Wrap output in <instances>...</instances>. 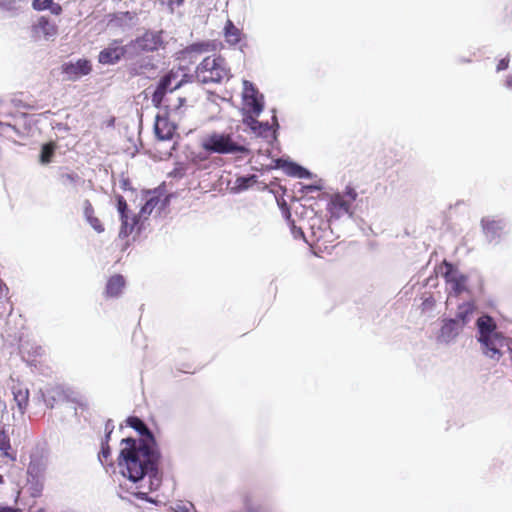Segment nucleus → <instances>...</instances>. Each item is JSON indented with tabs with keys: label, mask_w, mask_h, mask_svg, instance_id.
I'll list each match as a JSON object with an SVG mask.
<instances>
[{
	"label": "nucleus",
	"mask_w": 512,
	"mask_h": 512,
	"mask_svg": "<svg viewBox=\"0 0 512 512\" xmlns=\"http://www.w3.org/2000/svg\"><path fill=\"white\" fill-rule=\"evenodd\" d=\"M126 424L139 434V438L126 437L121 440L123 447L118 457V466L122 475L137 484V488L147 487L148 491H154L162 480L159 468L162 455L157 440L139 417H128Z\"/></svg>",
	"instance_id": "obj_1"
},
{
	"label": "nucleus",
	"mask_w": 512,
	"mask_h": 512,
	"mask_svg": "<svg viewBox=\"0 0 512 512\" xmlns=\"http://www.w3.org/2000/svg\"><path fill=\"white\" fill-rule=\"evenodd\" d=\"M476 329V339L482 353L492 360L499 361L503 356L502 349L508 344L504 334L498 331L495 320L490 315L484 314L477 319Z\"/></svg>",
	"instance_id": "obj_2"
},
{
	"label": "nucleus",
	"mask_w": 512,
	"mask_h": 512,
	"mask_svg": "<svg viewBox=\"0 0 512 512\" xmlns=\"http://www.w3.org/2000/svg\"><path fill=\"white\" fill-rule=\"evenodd\" d=\"M201 146L210 154L248 155L250 153L245 140L233 132H213L202 140Z\"/></svg>",
	"instance_id": "obj_3"
},
{
	"label": "nucleus",
	"mask_w": 512,
	"mask_h": 512,
	"mask_svg": "<svg viewBox=\"0 0 512 512\" xmlns=\"http://www.w3.org/2000/svg\"><path fill=\"white\" fill-rule=\"evenodd\" d=\"M230 77V68L221 56H207L196 67V80L202 84L221 83Z\"/></svg>",
	"instance_id": "obj_4"
},
{
	"label": "nucleus",
	"mask_w": 512,
	"mask_h": 512,
	"mask_svg": "<svg viewBox=\"0 0 512 512\" xmlns=\"http://www.w3.org/2000/svg\"><path fill=\"white\" fill-rule=\"evenodd\" d=\"M480 227L485 240L498 245L508 232V221L498 216H485L480 220Z\"/></svg>",
	"instance_id": "obj_5"
},
{
	"label": "nucleus",
	"mask_w": 512,
	"mask_h": 512,
	"mask_svg": "<svg viewBox=\"0 0 512 512\" xmlns=\"http://www.w3.org/2000/svg\"><path fill=\"white\" fill-rule=\"evenodd\" d=\"M122 59H133L129 43L123 44L122 39L112 40L98 55V62L102 65H115Z\"/></svg>",
	"instance_id": "obj_6"
},
{
	"label": "nucleus",
	"mask_w": 512,
	"mask_h": 512,
	"mask_svg": "<svg viewBox=\"0 0 512 512\" xmlns=\"http://www.w3.org/2000/svg\"><path fill=\"white\" fill-rule=\"evenodd\" d=\"M162 31L147 30L142 36L129 41L133 56H139L142 52H154L163 46Z\"/></svg>",
	"instance_id": "obj_7"
},
{
	"label": "nucleus",
	"mask_w": 512,
	"mask_h": 512,
	"mask_svg": "<svg viewBox=\"0 0 512 512\" xmlns=\"http://www.w3.org/2000/svg\"><path fill=\"white\" fill-rule=\"evenodd\" d=\"M272 121L273 124L270 125L267 121L261 122L253 117H247L244 122L256 136L264 138L268 143H272L276 140V130L279 128L275 110H273Z\"/></svg>",
	"instance_id": "obj_8"
},
{
	"label": "nucleus",
	"mask_w": 512,
	"mask_h": 512,
	"mask_svg": "<svg viewBox=\"0 0 512 512\" xmlns=\"http://www.w3.org/2000/svg\"><path fill=\"white\" fill-rule=\"evenodd\" d=\"M442 269V275L456 295H459L466 290V283L468 280L466 275L459 272L453 264L447 261L443 262Z\"/></svg>",
	"instance_id": "obj_9"
},
{
	"label": "nucleus",
	"mask_w": 512,
	"mask_h": 512,
	"mask_svg": "<svg viewBox=\"0 0 512 512\" xmlns=\"http://www.w3.org/2000/svg\"><path fill=\"white\" fill-rule=\"evenodd\" d=\"M464 328L462 324L456 322L453 318H443L441 327L436 335V340L440 344H451L460 335Z\"/></svg>",
	"instance_id": "obj_10"
},
{
	"label": "nucleus",
	"mask_w": 512,
	"mask_h": 512,
	"mask_svg": "<svg viewBox=\"0 0 512 512\" xmlns=\"http://www.w3.org/2000/svg\"><path fill=\"white\" fill-rule=\"evenodd\" d=\"M243 99L249 111L256 116L263 111V95L260 94L255 86L247 80L243 82Z\"/></svg>",
	"instance_id": "obj_11"
},
{
	"label": "nucleus",
	"mask_w": 512,
	"mask_h": 512,
	"mask_svg": "<svg viewBox=\"0 0 512 512\" xmlns=\"http://www.w3.org/2000/svg\"><path fill=\"white\" fill-rule=\"evenodd\" d=\"M62 72L66 75L67 80L76 81L91 72V65L87 59H79L76 62L63 64Z\"/></svg>",
	"instance_id": "obj_12"
},
{
	"label": "nucleus",
	"mask_w": 512,
	"mask_h": 512,
	"mask_svg": "<svg viewBox=\"0 0 512 512\" xmlns=\"http://www.w3.org/2000/svg\"><path fill=\"white\" fill-rule=\"evenodd\" d=\"M135 58L136 59L127 66V71L130 76H143L153 73L155 71L156 66L153 63L152 57L137 56Z\"/></svg>",
	"instance_id": "obj_13"
},
{
	"label": "nucleus",
	"mask_w": 512,
	"mask_h": 512,
	"mask_svg": "<svg viewBox=\"0 0 512 512\" xmlns=\"http://www.w3.org/2000/svg\"><path fill=\"white\" fill-rule=\"evenodd\" d=\"M328 210L332 217L340 218L344 215H348L349 217L352 216L353 212L351 211V205L345 199V196L341 194H335L329 204H328Z\"/></svg>",
	"instance_id": "obj_14"
},
{
	"label": "nucleus",
	"mask_w": 512,
	"mask_h": 512,
	"mask_svg": "<svg viewBox=\"0 0 512 512\" xmlns=\"http://www.w3.org/2000/svg\"><path fill=\"white\" fill-rule=\"evenodd\" d=\"M32 32L35 37L43 36L46 39H50L57 34V27L47 17L41 16L38 18L37 22L33 24Z\"/></svg>",
	"instance_id": "obj_15"
},
{
	"label": "nucleus",
	"mask_w": 512,
	"mask_h": 512,
	"mask_svg": "<svg viewBox=\"0 0 512 512\" xmlns=\"http://www.w3.org/2000/svg\"><path fill=\"white\" fill-rule=\"evenodd\" d=\"M277 164L283 168L288 176L300 179H311L313 177V174L308 169L295 162L278 159Z\"/></svg>",
	"instance_id": "obj_16"
},
{
	"label": "nucleus",
	"mask_w": 512,
	"mask_h": 512,
	"mask_svg": "<svg viewBox=\"0 0 512 512\" xmlns=\"http://www.w3.org/2000/svg\"><path fill=\"white\" fill-rule=\"evenodd\" d=\"M169 204V198L167 196L162 197L161 195L153 194L150 196L144 206L141 208L139 217H147L152 211L158 207L159 213L164 210Z\"/></svg>",
	"instance_id": "obj_17"
},
{
	"label": "nucleus",
	"mask_w": 512,
	"mask_h": 512,
	"mask_svg": "<svg viewBox=\"0 0 512 512\" xmlns=\"http://www.w3.org/2000/svg\"><path fill=\"white\" fill-rule=\"evenodd\" d=\"M176 127L171 124L166 118H162L157 116L155 125H154V132L156 137L161 140H171L175 134Z\"/></svg>",
	"instance_id": "obj_18"
},
{
	"label": "nucleus",
	"mask_w": 512,
	"mask_h": 512,
	"mask_svg": "<svg viewBox=\"0 0 512 512\" xmlns=\"http://www.w3.org/2000/svg\"><path fill=\"white\" fill-rule=\"evenodd\" d=\"M124 287V277L120 274L113 275L106 283L105 296L107 298H117L122 294Z\"/></svg>",
	"instance_id": "obj_19"
},
{
	"label": "nucleus",
	"mask_w": 512,
	"mask_h": 512,
	"mask_svg": "<svg viewBox=\"0 0 512 512\" xmlns=\"http://www.w3.org/2000/svg\"><path fill=\"white\" fill-rule=\"evenodd\" d=\"M120 218L121 226L118 237L120 239H125L129 237L139 222V216L136 214L123 215Z\"/></svg>",
	"instance_id": "obj_20"
},
{
	"label": "nucleus",
	"mask_w": 512,
	"mask_h": 512,
	"mask_svg": "<svg viewBox=\"0 0 512 512\" xmlns=\"http://www.w3.org/2000/svg\"><path fill=\"white\" fill-rule=\"evenodd\" d=\"M242 35V30L236 27L234 23L228 19L223 29V36L225 41L230 46H235L241 41Z\"/></svg>",
	"instance_id": "obj_21"
},
{
	"label": "nucleus",
	"mask_w": 512,
	"mask_h": 512,
	"mask_svg": "<svg viewBox=\"0 0 512 512\" xmlns=\"http://www.w3.org/2000/svg\"><path fill=\"white\" fill-rule=\"evenodd\" d=\"M475 311V306L471 302H464L458 306L457 312L453 319L462 324L464 328L471 320L472 314Z\"/></svg>",
	"instance_id": "obj_22"
},
{
	"label": "nucleus",
	"mask_w": 512,
	"mask_h": 512,
	"mask_svg": "<svg viewBox=\"0 0 512 512\" xmlns=\"http://www.w3.org/2000/svg\"><path fill=\"white\" fill-rule=\"evenodd\" d=\"M178 77L179 71L170 70L160 78L156 89L164 92V94L175 91L176 89H174V84Z\"/></svg>",
	"instance_id": "obj_23"
},
{
	"label": "nucleus",
	"mask_w": 512,
	"mask_h": 512,
	"mask_svg": "<svg viewBox=\"0 0 512 512\" xmlns=\"http://www.w3.org/2000/svg\"><path fill=\"white\" fill-rule=\"evenodd\" d=\"M83 208L86 221L97 233H102L104 231V226L102 225L101 221L94 215V209L89 200L84 201Z\"/></svg>",
	"instance_id": "obj_24"
},
{
	"label": "nucleus",
	"mask_w": 512,
	"mask_h": 512,
	"mask_svg": "<svg viewBox=\"0 0 512 512\" xmlns=\"http://www.w3.org/2000/svg\"><path fill=\"white\" fill-rule=\"evenodd\" d=\"M32 8L36 11L49 10L53 15H60L62 7L60 4L55 3L53 0H33Z\"/></svg>",
	"instance_id": "obj_25"
},
{
	"label": "nucleus",
	"mask_w": 512,
	"mask_h": 512,
	"mask_svg": "<svg viewBox=\"0 0 512 512\" xmlns=\"http://www.w3.org/2000/svg\"><path fill=\"white\" fill-rule=\"evenodd\" d=\"M0 451L3 455L11 460H15V453L12 452L10 437L5 426L0 429Z\"/></svg>",
	"instance_id": "obj_26"
},
{
	"label": "nucleus",
	"mask_w": 512,
	"mask_h": 512,
	"mask_svg": "<svg viewBox=\"0 0 512 512\" xmlns=\"http://www.w3.org/2000/svg\"><path fill=\"white\" fill-rule=\"evenodd\" d=\"M14 400L17 404L19 412L21 414L25 413V410L28 406L29 401V391L28 389H18L13 391Z\"/></svg>",
	"instance_id": "obj_27"
},
{
	"label": "nucleus",
	"mask_w": 512,
	"mask_h": 512,
	"mask_svg": "<svg viewBox=\"0 0 512 512\" xmlns=\"http://www.w3.org/2000/svg\"><path fill=\"white\" fill-rule=\"evenodd\" d=\"M135 19V13L126 11L115 14L113 21L120 27H129L135 24Z\"/></svg>",
	"instance_id": "obj_28"
},
{
	"label": "nucleus",
	"mask_w": 512,
	"mask_h": 512,
	"mask_svg": "<svg viewBox=\"0 0 512 512\" xmlns=\"http://www.w3.org/2000/svg\"><path fill=\"white\" fill-rule=\"evenodd\" d=\"M56 145L53 142H48L42 145L39 161L43 165L49 164L54 156Z\"/></svg>",
	"instance_id": "obj_29"
},
{
	"label": "nucleus",
	"mask_w": 512,
	"mask_h": 512,
	"mask_svg": "<svg viewBox=\"0 0 512 512\" xmlns=\"http://www.w3.org/2000/svg\"><path fill=\"white\" fill-rule=\"evenodd\" d=\"M256 181V175L241 176L236 179L235 185L239 191H244L248 189L252 184L256 183Z\"/></svg>",
	"instance_id": "obj_30"
},
{
	"label": "nucleus",
	"mask_w": 512,
	"mask_h": 512,
	"mask_svg": "<svg viewBox=\"0 0 512 512\" xmlns=\"http://www.w3.org/2000/svg\"><path fill=\"white\" fill-rule=\"evenodd\" d=\"M80 177L76 173H62L60 175V182L62 185L68 187V186H75L76 183L79 181Z\"/></svg>",
	"instance_id": "obj_31"
},
{
	"label": "nucleus",
	"mask_w": 512,
	"mask_h": 512,
	"mask_svg": "<svg viewBox=\"0 0 512 512\" xmlns=\"http://www.w3.org/2000/svg\"><path fill=\"white\" fill-rule=\"evenodd\" d=\"M0 134L8 138H12L13 134L19 135V130L15 127V125L0 121Z\"/></svg>",
	"instance_id": "obj_32"
},
{
	"label": "nucleus",
	"mask_w": 512,
	"mask_h": 512,
	"mask_svg": "<svg viewBox=\"0 0 512 512\" xmlns=\"http://www.w3.org/2000/svg\"><path fill=\"white\" fill-rule=\"evenodd\" d=\"M208 44L206 43H193L183 50V54L190 55L192 53H202L207 50Z\"/></svg>",
	"instance_id": "obj_33"
},
{
	"label": "nucleus",
	"mask_w": 512,
	"mask_h": 512,
	"mask_svg": "<svg viewBox=\"0 0 512 512\" xmlns=\"http://www.w3.org/2000/svg\"><path fill=\"white\" fill-rule=\"evenodd\" d=\"M117 210H118V213H119V217L123 216V215H130V214H133L129 209H128V204L126 202V200L124 199L123 196L119 195L117 196Z\"/></svg>",
	"instance_id": "obj_34"
},
{
	"label": "nucleus",
	"mask_w": 512,
	"mask_h": 512,
	"mask_svg": "<svg viewBox=\"0 0 512 512\" xmlns=\"http://www.w3.org/2000/svg\"><path fill=\"white\" fill-rule=\"evenodd\" d=\"M27 472L32 477H37L42 472L41 463L38 460H31Z\"/></svg>",
	"instance_id": "obj_35"
},
{
	"label": "nucleus",
	"mask_w": 512,
	"mask_h": 512,
	"mask_svg": "<svg viewBox=\"0 0 512 512\" xmlns=\"http://www.w3.org/2000/svg\"><path fill=\"white\" fill-rule=\"evenodd\" d=\"M194 79H196V73L195 74L184 73V74H182V77L180 80L175 81L174 89H179L184 84L193 82Z\"/></svg>",
	"instance_id": "obj_36"
},
{
	"label": "nucleus",
	"mask_w": 512,
	"mask_h": 512,
	"mask_svg": "<svg viewBox=\"0 0 512 512\" xmlns=\"http://www.w3.org/2000/svg\"><path fill=\"white\" fill-rule=\"evenodd\" d=\"M290 230L295 239H303L307 244L311 245L310 242L305 238V234L302 228L297 227L295 223L292 221L290 225Z\"/></svg>",
	"instance_id": "obj_37"
},
{
	"label": "nucleus",
	"mask_w": 512,
	"mask_h": 512,
	"mask_svg": "<svg viewBox=\"0 0 512 512\" xmlns=\"http://www.w3.org/2000/svg\"><path fill=\"white\" fill-rule=\"evenodd\" d=\"M111 455V449L109 444L107 443H101V450L98 454V459L103 464V459L107 460Z\"/></svg>",
	"instance_id": "obj_38"
},
{
	"label": "nucleus",
	"mask_w": 512,
	"mask_h": 512,
	"mask_svg": "<svg viewBox=\"0 0 512 512\" xmlns=\"http://www.w3.org/2000/svg\"><path fill=\"white\" fill-rule=\"evenodd\" d=\"M165 95L166 94H164V92H162V91H160L158 89H155L153 94H152V97H151L153 105L155 107L161 106Z\"/></svg>",
	"instance_id": "obj_39"
},
{
	"label": "nucleus",
	"mask_w": 512,
	"mask_h": 512,
	"mask_svg": "<svg viewBox=\"0 0 512 512\" xmlns=\"http://www.w3.org/2000/svg\"><path fill=\"white\" fill-rule=\"evenodd\" d=\"M343 196H345V199H347V201L349 202V204L351 205L357 198V192L355 191L354 188L352 187H347L346 188V191L344 194H342Z\"/></svg>",
	"instance_id": "obj_40"
},
{
	"label": "nucleus",
	"mask_w": 512,
	"mask_h": 512,
	"mask_svg": "<svg viewBox=\"0 0 512 512\" xmlns=\"http://www.w3.org/2000/svg\"><path fill=\"white\" fill-rule=\"evenodd\" d=\"M508 66H509V58L508 57L502 58L497 64V71L500 72V71L506 70L508 68Z\"/></svg>",
	"instance_id": "obj_41"
},
{
	"label": "nucleus",
	"mask_w": 512,
	"mask_h": 512,
	"mask_svg": "<svg viewBox=\"0 0 512 512\" xmlns=\"http://www.w3.org/2000/svg\"><path fill=\"white\" fill-rule=\"evenodd\" d=\"M319 190H321V186L320 185L309 184V185L303 186V192L304 193H313V192H316V191H319Z\"/></svg>",
	"instance_id": "obj_42"
},
{
	"label": "nucleus",
	"mask_w": 512,
	"mask_h": 512,
	"mask_svg": "<svg viewBox=\"0 0 512 512\" xmlns=\"http://www.w3.org/2000/svg\"><path fill=\"white\" fill-rule=\"evenodd\" d=\"M8 288L3 283V281L0 279V304L3 302V300L7 297Z\"/></svg>",
	"instance_id": "obj_43"
},
{
	"label": "nucleus",
	"mask_w": 512,
	"mask_h": 512,
	"mask_svg": "<svg viewBox=\"0 0 512 512\" xmlns=\"http://www.w3.org/2000/svg\"><path fill=\"white\" fill-rule=\"evenodd\" d=\"M134 495L140 500L152 502V500L148 497V492H146V491H138V492H135Z\"/></svg>",
	"instance_id": "obj_44"
},
{
	"label": "nucleus",
	"mask_w": 512,
	"mask_h": 512,
	"mask_svg": "<svg viewBox=\"0 0 512 512\" xmlns=\"http://www.w3.org/2000/svg\"><path fill=\"white\" fill-rule=\"evenodd\" d=\"M13 1L12 0H0V7L11 9L13 7Z\"/></svg>",
	"instance_id": "obj_45"
},
{
	"label": "nucleus",
	"mask_w": 512,
	"mask_h": 512,
	"mask_svg": "<svg viewBox=\"0 0 512 512\" xmlns=\"http://www.w3.org/2000/svg\"><path fill=\"white\" fill-rule=\"evenodd\" d=\"M114 430V424H113V421L112 420H108L106 423H105V432H109V433H112Z\"/></svg>",
	"instance_id": "obj_46"
},
{
	"label": "nucleus",
	"mask_w": 512,
	"mask_h": 512,
	"mask_svg": "<svg viewBox=\"0 0 512 512\" xmlns=\"http://www.w3.org/2000/svg\"><path fill=\"white\" fill-rule=\"evenodd\" d=\"M504 86H505L508 90H512V74H509V75L506 77V80H505Z\"/></svg>",
	"instance_id": "obj_47"
},
{
	"label": "nucleus",
	"mask_w": 512,
	"mask_h": 512,
	"mask_svg": "<svg viewBox=\"0 0 512 512\" xmlns=\"http://www.w3.org/2000/svg\"><path fill=\"white\" fill-rule=\"evenodd\" d=\"M324 233L325 232H321V231H319V232L313 231L312 236L314 237V241L319 242L324 237V235H323Z\"/></svg>",
	"instance_id": "obj_48"
},
{
	"label": "nucleus",
	"mask_w": 512,
	"mask_h": 512,
	"mask_svg": "<svg viewBox=\"0 0 512 512\" xmlns=\"http://www.w3.org/2000/svg\"><path fill=\"white\" fill-rule=\"evenodd\" d=\"M0 512H21V511L18 508L5 506V507H0Z\"/></svg>",
	"instance_id": "obj_49"
},
{
	"label": "nucleus",
	"mask_w": 512,
	"mask_h": 512,
	"mask_svg": "<svg viewBox=\"0 0 512 512\" xmlns=\"http://www.w3.org/2000/svg\"><path fill=\"white\" fill-rule=\"evenodd\" d=\"M111 434H112V433L105 432V437L102 439V442H101V443H107V444H109V440H110Z\"/></svg>",
	"instance_id": "obj_50"
},
{
	"label": "nucleus",
	"mask_w": 512,
	"mask_h": 512,
	"mask_svg": "<svg viewBox=\"0 0 512 512\" xmlns=\"http://www.w3.org/2000/svg\"><path fill=\"white\" fill-rule=\"evenodd\" d=\"M186 99L185 98H182V97H179L178 98V106L176 108H180L184 103H185Z\"/></svg>",
	"instance_id": "obj_51"
},
{
	"label": "nucleus",
	"mask_w": 512,
	"mask_h": 512,
	"mask_svg": "<svg viewBox=\"0 0 512 512\" xmlns=\"http://www.w3.org/2000/svg\"><path fill=\"white\" fill-rule=\"evenodd\" d=\"M508 16L512 19V3H511V6L508 10Z\"/></svg>",
	"instance_id": "obj_52"
},
{
	"label": "nucleus",
	"mask_w": 512,
	"mask_h": 512,
	"mask_svg": "<svg viewBox=\"0 0 512 512\" xmlns=\"http://www.w3.org/2000/svg\"><path fill=\"white\" fill-rule=\"evenodd\" d=\"M122 185L124 188H126V186L128 185V180H123Z\"/></svg>",
	"instance_id": "obj_53"
},
{
	"label": "nucleus",
	"mask_w": 512,
	"mask_h": 512,
	"mask_svg": "<svg viewBox=\"0 0 512 512\" xmlns=\"http://www.w3.org/2000/svg\"><path fill=\"white\" fill-rule=\"evenodd\" d=\"M177 4L180 5L183 3V0H176Z\"/></svg>",
	"instance_id": "obj_54"
},
{
	"label": "nucleus",
	"mask_w": 512,
	"mask_h": 512,
	"mask_svg": "<svg viewBox=\"0 0 512 512\" xmlns=\"http://www.w3.org/2000/svg\"><path fill=\"white\" fill-rule=\"evenodd\" d=\"M290 217H291V214H290V212L288 211V212H287V219H288V220H290Z\"/></svg>",
	"instance_id": "obj_55"
},
{
	"label": "nucleus",
	"mask_w": 512,
	"mask_h": 512,
	"mask_svg": "<svg viewBox=\"0 0 512 512\" xmlns=\"http://www.w3.org/2000/svg\"><path fill=\"white\" fill-rule=\"evenodd\" d=\"M3 483V476L0 475V484Z\"/></svg>",
	"instance_id": "obj_56"
},
{
	"label": "nucleus",
	"mask_w": 512,
	"mask_h": 512,
	"mask_svg": "<svg viewBox=\"0 0 512 512\" xmlns=\"http://www.w3.org/2000/svg\"><path fill=\"white\" fill-rule=\"evenodd\" d=\"M181 512H188V510H187V509H185V510H184V509H181Z\"/></svg>",
	"instance_id": "obj_57"
},
{
	"label": "nucleus",
	"mask_w": 512,
	"mask_h": 512,
	"mask_svg": "<svg viewBox=\"0 0 512 512\" xmlns=\"http://www.w3.org/2000/svg\"><path fill=\"white\" fill-rule=\"evenodd\" d=\"M181 512H188V510H187V509H185V510H184V509H181Z\"/></svg>",
	"instance_id": "obj_58"
}]
</instances>
